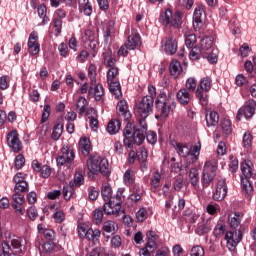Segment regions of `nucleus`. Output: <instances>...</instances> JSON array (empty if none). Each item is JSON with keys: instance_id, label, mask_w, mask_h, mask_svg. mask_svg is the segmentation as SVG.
<instances>
[{"instance_id": "obj_14", "label": "nucleus", "mask_w": 256, "mask_h": 256, "mask_svg": "<svg viewBox=\"0 0 256 256\" xmlns=\"http://www.w3.org/2000/svg\"><path fill=\"white\" fill-rule=\"evenodd\" d=\"M145 133H147V128L140 127L136 128L134 136H124V146L126 149H133V145H141L145 141Z\"/></svg>"}, {"instance_id": "obj_27", "label": "nucleus", "mask_w": 256, "mask_h": 256, "mask_svg": "<svg viewBox=\"0 0 256 256\" xmlns=\"http://www.w3.org/2000/svg\"><path fill=\"white\" fill-rule=\"evenodd\" d=\"M147 237V243L145 244V247H148L150 251H155L157 249V241L159 239V235H157V232L150 230L146 234Z\"/></svg>"}, {"instance_id": "obj_30", "label": "nucleus", "mask_w": 256, "mask_h": 256, "mask_svg": "<svg viewBox=\"0 0 256 256\" xmlns=\"http://www.w3.org/2000/svg\"><path fill=\"white\" fill-rule=\"evenodd\" d=\"M164 50L169 55H175L177 53V39L173 37H167L164 43Z\"/></svg>"}, {"instance_id": "obj_37", "label": "nucleus", "mask_w": 256, "mask_h": 256, "mask_svg": "<svg viewBox=\"0 0 256 256\" xmlns=\"http://www.w3.org/2000/svg\"><path fill=\"white\" fill-rule=\"evenodd\" d=\"M84 49L87 50L91 57H97V53H99V40L85 42Z\"/></svg>"}, {"instance_id": "obj_11", "label": "nucleus", "mask_w": 256, "mask_h": 256, "mask_svg": "<svg viewBox=\"0 0 256 256\" xmlns=\"http://www.w3.org/2000/svg\"><path fill=\"white\" fill-rule=\"evenodd\" d=\"M75 161V149L73 146L66 144L60 149V155L56 158L57 167H71Z\"/></svg>"}, {"instance_id": "obj_12", "label": "nucleus", "mask_w": 256, "mask_h": 256, "mask_svg": "<svg viewBox=\"0 0 256 256\" xmlns=\"http://www.w3.org/2000/svg\"><path fill=\"white\" fill-rule=\"evenodd\" d=\"M256 113V101L255 99L247 100L243 106H241L236 114V121H241L243 117L246 121L253 119V116Z\"/></svg>"}, {"instance_id": "obj_48", "label": "nucleus", "mask_w": 256, "mask_h": 256, "mask_svg": "<svg viewBox=\"0 0 256 256\" xmlns=\"http://www.w3.org/2000/svg\"><path fill=\"white\" fill-rule=\"evenodd\" d=\"M113 33H115L113 25H108L105 27L103 32V39H104L105 45H109V41L113 39Z\"/></svg>"}, {"instance_id": "obj_31", "label": "nucleus", "mask_w": 256, "mask_h": 256, "mask_svg": "<svg viewBox=\"0 0 256 256\" xmlns=\"http://www.w3.org/2000/svg\"><path fill=\"white\" fill-rule=\"evenodd\" d=\"M120 130H121V120L111 119L108 122L106 131L107 133H109V135H117V133H119Z\"/></svg>"}, {"instance_id": "obj_60", "label": "nucleus", "mask_w": 256, "mask_h": 256, "mask_svg": "<svg viewBox=\"0 0 256 256\" xmlns=\"http://www.w3.org/2000/svg\"><path fill=\"white\" fill-rule=\"evenodd\" d=\"M190 256H205V249L201 245H195L190 250Z\"/></svg>"}, {"instance_id": "obj_23", "label": "nucleus", "mask_w": 256, "mask_h": 256, "mask_svg": "<svg viewBox=\"0 0 256 256\" xmlns=\"http://www.w3.org/2000/svg\"><path fill=\"white\" fill-rule=\"evenodd\" d=\"M176 98L178 103H180V105H182L183 107H187V105L191 103V99H193V94L191 92H188L187 89L181 88L176 93Z\"/></svg>"}, {"instance_id": "obj_26", "label": "nucleus", "mask_w": 256, "mask_h": 256, "mask_svg": "<svg viewBox=\"0 0 256 256\" xmlns=\"http://www.w3.org/2000/svg\"><path fill=\"white\" fill-rule=\"evenodd\" d=\"M78 148L84 157H89V155H91V140L87 137H81Z\"/></svg>"}, {"instance_id": "obj_54", "label": "nucleus", "mask_w": 256, "mask_h": 256, "mask_svg": "<svg viewBox=\"0 0 256 256\" xmlns=\"http://www.w3.org/2000/svg\"><path fill=\"white\" fill-rule=\"evenodd\" d=\"M161 185V173L159 171L153 172L152 178H151V187L152 189H159Z\"/></svg>"}, {"instance_id": "obj_50", "label": "nucleus", "mask_w": 256, "mask_h": 256, "mask_svg": "<svg viewBox=\"0 0 256 256\" xmlns=\"http://www.w3.org/2000/svg\"><path fill=\"white\" fill-rule=\"evenodd\" d=\"M185 87L189 93L194 94L197 91V80L193 77L188 78Z\"/></svg>"}, {"instance_id": "obj_13", "label": "nucleus", "mask_w": 256, "mask_h": 256, "mask_svg": "<svg viewBox=\"0 0 256 256\" xmlns=\"http://www.w3.org/2000/svg\"><path fill=\"white\" fill-rule=\"evenodd\" d=\"M77 229L80 239H88V241H92L94 245H98L99 239L101 238V230L87 228L85 224H79Z\"/></svg>"}, {"instance_id": "obj_15", "label": "nucleus", "mask_w": 256, "mask_h": 256, "mask_svg": "<svg viewBox=\"0 0 256 256\" xmlns=\"http://www.w3.org/2000/svg\"><path fill=\"white\" fill-rule=\"evenodd\" d=\"M205 17V6L198 4L193 13V27L200 34L205 33V24L203 23Z\"/></svg>"}, {"instance_id": "obj_51", "label": "nucleus", "mask_w": 256, "mask_h": 256, "mask_svg": "<svg viewBox=\"0 0 256 256\" xmlns=\"http://www.w3.org/2000/svg\"><path fill=\"white\" fill-rule=\"evenodd\" d=\"M103 212L105 213V210L101 208H96L93 211V221L96 225H101L103 223Z\"/></svg>"}, {"instance_id": "obj_17", "label": "nucleus", "mask_w": 256, "mask_h": 256, "mask_svg": "<svg viewBox=\"0 0 256 256\" xmlns=\"http://www.w3.org/2000/svg\"><path fill=\"white\" fill-rule=\"evenodd\" d=\"M29 193V183L22 182V184H15L14 186V194L12 195V200L14 203H19L23 205L25 203V194Z\"/></svg>"}, {"instance_id": "obj_43", "label": "nucleus", "mask_w": 256, "mask_h": 256, "mask_svg": "<svg viewBox=\"0 0 256 256\" xmlns=\"http://www.w3.org/2000/svg\"><path fill=\"white\" fill-rule=\"evenodd\" d=\"M241 189L245 195L253 193V181L248 178H241Z\"/></svg>"}, {"instance_id": "obj_21", "label": "nucleus", "mask_w": 256, "mask_h": 256, "mask_svg": "<svg viewBox=\"0 0 256 256\" xmlns=\"http://www.w3.org/2000/svg\"><path fill=\"white\" fill-rule=\"evenodd\" d=\"M105 95V89L103 88V84L96 83L95 85H91L88 90V99L94 97L95 101H103V96Z\"/></svg>"}, {"instance_id": "obj_53", "label": "nucleus", "mask_w": 256, "mask_h": 256, "mask_svg": "<svg viewBox=\"0 0 256 256\" xmlns=\"http://www.w3.org/2000/svg\"><path fill=\"white\" fill-rule=\"evenodd\" d=\"M116 227L117 223H115V221L108 220L103 223L102 231H104V233H115Z\"/></svg>"}, {"instance_id": "obj_29", "label": "nucleus", "mask_w": 256, "mask_h": 256, "mask_svg": "<svg viewBox=\"0 0 256 256\" xmlns=\"http://www.w3.org/2000/svg\"><path fill=\"white\" fill-rule=\"evenodd\" d=\"M213 49V37L206 36L201 40L200 50L203 53V59L207 57V53Z\"/></svg>"}, {"instance_id": "obj_16", "label": "nucleus", "mask_w": 256, "mask_h": 256, "mask_svg": "<svg viewBox=\"0 0 256 256\" xmlns=\"http://www.w3.org/2000/svg\"><path fill=\"white\" fill-rule=\"evenodd\" d=\"M6 141L13 153H21V151H23V142L19 139V132H17V130L10 131L6 135Z\"/></svg>"}, {"instance_id": "obj_56", "label": "nucleus", "mask_w": 256, "mask_h": 256, "mask_svg": "<svg viewBox=\"0 0 256 256\" xmlns=\"http://www.w3.org/2000/svg\"><path fill=\"white\" fill-rule=\"evenodd\" d=\"M14 167L16 171L23 169L25 167V156L23 154H18L14 160Z\"/></svg>"}, {"instance_id": "obj_55", "label": "nucleus", "mask_w": 256, "mask_h": 256, "mask_svg": "<svg viewBox=\"0 0 256 256\" xmlns=\"http://www.w3.org/2000/svg\"><path fill=\"white\" fill-rule=\"evenodd\" d=\"M211 229H212L211 223L206 222L205 224L199 225L197 227L196 233H197V235H200V236L205 235V234L211 232Z\"/></svg>"}, {"instance_id": "obj_5", "label": "nucleus", "mask_w": 256, "mask_h": 256, "mask_svg": "<svg viewBox=\"0 0 256 256\" xmlns=\"http://www.w3.org/2000/svg\"><path fill=\"white\" fill-rule=\"evenodd\" d=\"M156 111L161 119H167L171 112L177 107V102L167 93L160 92L155 100Z\"/></svg>"}, {"instance_id": "obj_38", "label": "nucleus", "mask_w": 256, "mask_h": 256, "mask_svg": "<svg viewBox=\"0 0 256 256\" xmlns=\"http://www.w3.org/2000/svg\"><path fill=\"white\" fill-rule=\"evenodd\" d=\"M207 127H217L219 125V113L211 111L206 115Z\"/></svg>"}, {"instance_id": "obj_58", "label": "nucleus", "mask_w": 256, "mask_h": 256, "mask_svg": "<svg viewBox=\"0 0 256 256\" xmlns=\"http://www.w3.org/2000/svg\"><path fill=\"white\" fill-rule=\"evenodd\" d=\"M49 117H51V105L46 104L42 111L41 123H47V121H49Z\"/></svg>"}, {"instance_id": "obj_63", "label": "nucleus", "mask_w": 256, "mask_h": 256, "mask_svg": "<svg viewBox=\"0 0 256 256\" xmlns=\"http://www.w3.org/2000/svg\"><path fill=\"white\" fill-rule=\"evenodd\" d=\"M136 219H137L138 223H143V221H145V219H147V209L145 207L140 208L136 212Z\"/></svg>"}, {"instance_id": "obj_34", "label": "nucleus", "mask_w": 256, "mask_h": 256, "mask_svg": "<svg viewBox=\"0 0 256 256\" xmlns=\"http://www.w3.org/2000/svg\"><path fill=\"white\" fill-rule=\"evenodd\" d=\"M89 105V102L87 101L86 97L79 96V98L76 100V111L80 115H85L87 112V106Z\"/></svg>"}, {"instance_id": "obj_49", "label": "nucleus", "mask_w": 256, "mask_h": 256, "mask_svg": "<svg viewBox=\"0 0 256 256\" xmlns=\"http://www.w3.org/2000/svg\"><path fill=\"white\" fill-rule=\"evenodd\" d=\"M197 43V36L191 32L185 34V45L188 49L195 47Z\"/></svg>"}, {"instance_id": "obj_8", "label": "nucleus", "mask_w": 256, "mask_h": 256, "mask_svg": "<svg viewBox=\"0 0 256 256\" xmlns=\"http://www.w3.org/2000/svg\"><path fill=\"white\" fill-rule=\"evenodd\" d=\"M119 67L108 68L106 79L110 93L115 99H121L123 92L121 91V82H119Z\"/></svg>"}, {"instance_id": "obj_40", "label": "nucleus", "mask_w": 256, "mask_h": 256, "mask_svg": "<svg viewBox=\"0 0 256 256\" xmlns=\"http://www.w3.org/2000/svg\"><path fill=\"white\" fill-rule=\"evenodd\" d=\"M63 123L61 122H56L53 130H52V134H51V139L52 141H59V139H61V135H63Z\"/></svg>"}, {"instance_id": "obj_28", "label": "nucleus", "mask_w": 256, "mask_h": 256, "mask_svg": "<svg viewBox=\"0 0 256 256\" xmlns=\"http://www.w3.org/2000/svg\"><path fill=\"white\" fill-rule=\"evenodd\" d=\"M102 57L104 59V65L107 69H113L117 67V59L113 57V52L111 49H108L106 52H104Z\"/></svg>"}, {"instance_id": "obj_64", "label": "nucleus", "mask_w": 256, "mask_h": 256, "mask_svg": "<svg viewBox=\"0 0 256 256\" xmlns=\"http://www.w3.org/2000/svg\"><path fill=\"white\" fill-rule=\"evenodd\" d=\"M9 251H11V245H9V242L3 241L0 247V256H9Z\"/></svg>"}, {"instance_id": "obj_19", "label": "nucleus", "mask_w": 256, "mask_h": 256, "mask_svg": "<svg viewBox=\"0 0 256 256\" xmlns=\"http://www.w3.org/2000/svg\"><path fill=\"white\" fill-rule=\"evenodd\" d=\"M28 53L32 56L39 55V51H41V44H39V34L35 31L30 33L28 38Z\"/></svg>"}, {"instance_id": "obj_9", "label": "nucleus", "mask_w": 256, "mask_h": 256, "mask_svg": "<svg viewBox=\"0 0 256 256\" xmlns=\"http://www.w3.org/2000/svg\"><path fill=\"white\" fill-rule=\"evenodd\" d=\"M85 185V172L78 169L74 174V179L69 182V186H63V198L65 201H71V198L75 196V189Z\"/></svg>"}, {"instance_id": "obj_44", "label": "nucleus", "mask_w": 256, "mask_h": 256, "mask_svg": "<svg viewBox=\"0 0 256 256\" xmlns=\"http://www.w3.org/2000/svg\"><path fill=\"white\" fill-rule=\"evenodd\" d=\"M126 123V126L123 131V137H135V131L137 129L135 128V124H133L130 120H124Z\"/></svg>"}, {"instance_id": "obj_6", "label": "nucleus", "mask_w": 256, "mask_h": 256, "mask_svg": "<svg viewBox=\"0 0 256 256\" xmlns=\"http://www.w3.org/2000/svg\"><path fill=\"white\" fill-rule=\"evenodd\" d=\"M158 21L163 27H173V29H181L183 25V12L177 10L173 13L171 8L161 11Z\"/></svg>"}, {"instance_id": "obj_61", "label": "nucleus", "mask_w": 256, "mask_h": 256, "mask_svg": "<svg viewBox=\"0 0 256 256\" xmlns=\"http://www.w3.org/2000/svg\"><path fill=\"white\" fill-rule=\"evenodd\" d=\"M53 219L55 223H63V221H65V212L56 207V211L53 214Z\"/></svg>"}, {"instance_id": "obj_33", "label": "nucleus", "mask_w": 256, "mask_h": 256, "mask_svg": "<svg viewBox=\"0 0 256 256\" xmlns=\"http://www.w3.org/2000/svg\"><path fill=\"white\" fill-rule=\"evenodd\" d=\"M172 145L180 157H188L191 153V149L185 143L174 142Z\"/></svg>"}, {"instance_id": "obj_20", "label": "nucleus", "mask_w": 256, "mask_h": 256, "mask_svg": "<svg viewBox=\"0 0 256 256\" xmlns=\"http://www.w3.org/2000/svg\"><path fill=\"white\" fill-rule=\"evenodd\" d=\"M117 115L123 121H131V111L126 100H120L116 107Z\"/></svg>"}, {"instance_id": "obj_3", "label": "nucleus", "mask_w": 256, "mask_h": 256, "mask_svg": "<svg viewBox=\"0 0 256 256\" xmlns=\"http://www.w3.org/2000/svg\"><path fill=\"white\" fill-rule=\"evenodd\" d=\"M86 165L88 167V175H103L104 177H109L111 175V168H109V161L97 153H92L89 155Z\"/></svg>"}, {"instance_id": "obj_59", "label": "nucleus", "mask_w": 256, "mask_h": 256, "mask_svg": "<svg viewBox=\"0 0 256 256\" xmlns=\"http://www.w3.org/2000/svg\"><path fill=\"white\" fill-rule=\"evenodd\" d=\"M147 152L145 149L140 148L139 151L137 152V159L139 161V163H141L142 165L144 164V167H147Z\"/></svg>"}, {"instance_id": "obj_39", "label": "nucleus", "mask_w": 256, "mask_h": 256, "mask_svg": "<svg viewBox=\"0 0 256 256\" xmlns=\"http://www.w3.org/2000/svg\"><path fill=\"white\" fill-rule=\"evenodd\" d=\"M188 181L192 187H197L199 185V170L197 168H191L188 172Z\"/></svg>"}, {"instance_id": "obj_42", "label": "nucleus", "mask_w": 256, "mask_h": 256, "mask_svg": "<svg viewBox=\"0 0 256 256\" xmlns=\"http://www.w3.org/2000/svg\"><path fill=\"white\" fill-rule=\"evenodd\" d=\"M5 237L7 239L6 242L9 244V241H10L11 246L13 247V249H20L21 248V237L13 235L10 232L5 233Z\"/></svg>"}, {"instance_id": "obj_46", "label": "nucleus", "mask_w": 256, "mask_h": 256, "mask_svg": "<svg viewBox=\"0 0 256 256\" xmlns=\"http://www.w3.org/2000/svg\"><path fill=\"white\" fill-rule=\"evenodd\" d=\"M83 39L86 41V43L99 41V34L95 30L87 29L84 32Z\"/></svg>"}, {"instance_id": "obj_47", "label": "nucleus", "mask_w": 256, "mask_h": 256, "mask_svg": "<svg viewBox=\"0 0 256 256\" xmlns=\"http://www.w3.org/2000/svg\"><path fill=\"white\" fill-rule=\"evenodd\" d=\"M88 77L90 79V85L97 83V65L90 64L88 67Z\"/></svg>"}, {"instance_id": "obj_57", "label": "nucleus", "mask_w": 256, "mask_h": 256, "mask_svg": "<svg viewBox=\"0 0 256 256\" xmlns=\"http://www.w3.org/2000/svg\"><path fill=\"white\" fill-rule=\"evenodd\" d=\"M205 59H207L212 65H215V63H217V61H219V56L217 55V50L213 49V50L206 52Z\"/></svg>"}, {"instance_id": "obj_22", "label": "nucleus", "mask_w": 256, "mask_h": 256, "mask_svg": "<svg viewBox=\"0 0 256 256\" xmlns=\"http://www.w3.org/2000/svg\"><path fill=\"white\" fill-rule=\"evenodd\" d=\"M125 47L129 51H135L137 47H141V36L135 30H132L131 35L128 36L125 42Z\"/></svg>"}, {"instance_id": "obj_2", "label": "nucleus", "mask_w": 256, "mask_h": 256, "mask_svg": "<svg viewBox=\"0 0 256 256\" xmlns=\"http://www.w3.org/2000/svg\"><path fill=\"white\" fill-rule=\"evenodd\" d=\"M230 228L234 231H227L225 234L226 247L231 252L237 251V245L243 241V230L241 229V213L235 212L234 216L228 218Z\"/></svg>"}, {"instance_id": "obj_18", "label": "nucleus", "mask_w": 256, "mask_h": 256, "mask_svg": "<svg viewBox=\"0 0 256 256\" xmlns=\"http://www.w3.org/2000/svg\"><path fill=\"white\" fill-rule=\"evenodd\" d=\"M228 191H229V188L227 187V180L224 178H221L217 182L216 189L212 195V199L214 201H223L225 197H227Z\"/></svg>"}, {"instance_id": "obj_10", "label": "nucleus", "mask_w": 256, "mask_h": 256, "mask_svg": "<svg viewBox=\"0 0 256 256\" xmlns=\"http://www.w3.org/2000/svg\"><path fill=\"white\" fill-rule=\"evenodd\" d=\"M218 169L219 163L216 160H208L205 162L201 179L203 189H207L213 181H215Z\"/></svg>"}, {"instance_id": "obj_25", "label": "nucleus", "mask_w": 256, "mask_h": 256, "mask_svg": "<svg viewBox=\"0 0 256 256\" xmlns=\"http://www.w3.org/2000/svg\"><path fill=\"white\" fill-rule=\"evenodd\" d=\"M78 10L85 17H91L93 15V4L89 0H78Z\"/></svg>"}, {"instance_id": "obj_52", "label": "nucleus", "mask_w": 256, "mask_h": 256, "mask_svg": "<svg viewBox=\"0 0 256 256\" xmlns=\"http://www.w3.org/2000/svg\"><path fill=\"white\" fill-rule=\"evenodd\" d=\"M225 231H227V226H225V224L218 223L213 230V235L216 239H219L225 235Z\"/></svg>"}, {"instance_id": "obj_45", "label": "nucleus", "mask_w": 256, "mask_h": 256, "mask_svg": "<svg viewBox=\"0 0 256 256\" xmlns=\"http://www.w3.org/2000/svg\"><path fill=\"white\" fill-rule=\"evenodd\" d=\"M190 49L189 58L191 61H199L203 57V52L199 46H192Z\"/></svg>"}, {"instance_id": "obj_32", "label": "nucleus", "mask_w": 256, "mask_h": 256, "mask_svg": "<svg viewBox=\"0 0 256 256\" xmlns=\"http://www.w3.org/2000/svg\"><path fill=\"white\" fill-rule=\"evenodd\" d=\"M50 29L54 36L60 37L61 33H63V20L52 18Z\"/></svg>"}, {"instance_id": "obj_1", "label": "nucleus", "mask_w": 256, "mask_h": 256, "mask_svg": "<svg viewBox=\"0 0 256 256\" xmlns=\"http://www.w3.org/2000/svg\"><path fill=\"white\" fill-rule=\"evenodd\" d=\"M125 188H118L116 195L112 197V188L109 185H105L101 189V195L103 201H105L103 205V211L105 215H115L119 216L121 213V207L123 205V199L125 196Z\"/></svg>"}, {"instance_id": "obj_4", "label": "nucleus", "mask_w": 256, "mask_h": 256, "mask_svg": "<svg viewBox=\"0 0 256 256\" xmlns=\"http://www.w3.org/2000/svg\"><path fill=\"white\" fill-rule=\"evenodd\" d=\"M153 105H155V100L152 97H143L141 101L136 103L134 107V114L138 118V123L140 127H145L147 129V117L153 113Z\"/></svg>"}, {"instance_id": "obj_41", "label": "nucleus", "mask_w": 256, "mask_h": 256, "mask_svg": "<svg viewBox=\"0 0 256 256\" xmlns=\"http://www.w3.org/2000/svg\"><path fill=\"white\" fill-rule=\"evenodd\" d=\"M220 127L222 129V134L225 137H229V135H231V133H233V126L231 123V120L224 118L221 123H220Z\"/></svg>"}, {"instance_id": "obj_36", "label": "nucleus", "mask_w": 256, "mask_h": 256, "mask_svg": "<svg viewBox=\"0 0 256 256\" xmlns=\"http://www.w3.org/2000/svg\"><path fill=\"white\" fill-rule=\"evenodd\" d=\"M135 170L127 169L123 175V183L126 187H132L135 183Z\"/></svg>"}, {"instance_id": "obj_62", "label": "nucleus", "mask_w": 256, "mask_h": 256, "mask_svg": "<svg viewBox=\"0 0 256 256\" xmlns=\"http://www.w3.org/2000/svg\"><path fill=\"white\" fill-rule=\"evenodd\" d=\"M58 51L60 57H64V59H67V57H69V46H67L66 43H60L58 46Z\"/></svg>"}, {"instance_id": "obj_24", "label": "nucleus", "mask_w": 256, "mask_h": 256, "mask_svg": "<svg viewBox=\"0 0 256 256\" xmlns=\"http://www.w3.org/2000/svg\"><path fill=\"white\" fill-rule=\"evenodd\" d=\"M241 179H255L256 174L253 173V162L251 161H243L241 163Z\"/></svg>"}, {"instance_id": "obj_7", "label": "nucleus", "mask_w": 256, "mask_h": 256, "mask_svg": "<svg viewBox=\"0 0 256 256\" xmlns=\"http://www.w3.org/2000/svg\"><path fill=\"white\" fill-rule=\"evenodd\" d=\"M211 87H213V80H211L209 76L202 78L197 86L195 95L202 107L209 105V92L211 91Z\"/></svg>"}, {"instance_id": "obj_35", "label": "nucleus", "mask_w": 256, "mask_h": 256, "mask_svg": "<svg viewBox=\"0 0 256 256\" xmlns=\"http://www.w3.org/2000/svg\"><path fill=\"white\" fill-rule=\"evenodd\" d=\"M169 70H170V75H172V77H179V75H181V72L183 71V67L181 66V62H179V60H172L169 66Z\"/></svg>"}]
</instances>
